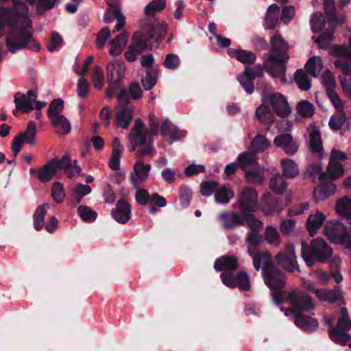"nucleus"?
<instances>
[{"instance_id":"obj_19","label":"nucleus","mask_w":351,"mask_h":351,"mask_svg":"<svg viewBox=\"0 0 351 351\" xmlns=\"http://www.w3.org/2000/svg\"><path fill=\"white\" fill-rule=\"evenodd\" d=\"M308 289L315 291L316 297L322 301L335 303L342 298L341 291L335 289H315L313 285H308Z\"/></svg>"},{"instance_id":"obj_45","label":"nucleus","mask_w":351,"mask_h":351,"mask_svg":"<svg viewBox=\"0 0 351 351\" xmlns=\"http://www.w3.org/2000/svg\"><path fill=\"white\" fill-rule=\"evenodd\" d=\"M255 212L243 213V226L246 224L251 231H260L263 223L254 215Z\"/></svg>"},{"instance_id":"obj_10","label":"nucleus","mask_w":351,"mask_h":351,"mask_svg":"<svg viewBox=\"0 0 351 351\" xmlns=\"http://www.w3.org/2000/svg\"><path fill=\"white\" fill-rule=\"evenodd\" d=\"M275 260L278 266L289 272L300 270L293 244H287L284 251L276 254Z\"/></svg>"},{"instance_id":"obj_8","label":"nucleus","mask_w":351,"mask_h":351,"mask_svg":"<svg viewBox=\"0 0 351 351\" xmlns=\"http://www.w3.org/2000/svg\"><path fill=\"white\" fill-rule=\"evenodd\" d=\"M125 67L119 62H114L107 66L106 78L108 86L106 90L107 97L111 99L117 90L123 86L122 80L125 76Z\"/></svg>"},{"instance_id":"obj_15","label":"nucleus","mask_w":351,"mask_h":351,"mask_svg":"<svg viewBox=\"0 0 351 351\" xmlns=\"http://www.w3.org/2000/svg\"><path fill=\"white\" fill-rule=\"evenodd\" d=\"M151 170V165L140 160L134 165V173L130 175V182L134 189L140 187L141 182L145 181Z\"/></svg>"},{"instance_id":"obj_38","label":"nucleus","mask_w":351,"mask_h":351,"mask_svg":"<svg viewBox=\"0 0 351 351\" xmlns=\"http://www.w3.org/2000/svg\"><path fill=\"white\" fill-rule=\"evenodd\" d=\"M257 119L263 123L271 124L274 121V115L270 108L267 105H261L256 110L255 112Z\"/></svg>"},{"instance_id":"obj_56","label":"nucleus","mask_w":351,"mask_h":351,"mask_svg":"<svg viewBox=\"0 0 351 351\" xmlns=\"http://www.w3.org/2000/svg\"><path fill=\"white\" fill-rule=\"evenodd\" d=\"M252 258L253 266L256 271L261 269V262H263V266L267 263H273L271 254L268 251H263L261 254L252 256Z\"/></svg>"},{"instance_id":"obj_25","label":"nucleus","mask_w":351,"mask_h":351,"mask_svg":"<svg viewBox=\"0 0 351 351\" xmlns=\"http://www.w3.org/2000/svg\"><path fill=\"white\" fill-rule=\"evenodd\" d=\"M245 180L247 182L261 185L265 182L263 171L259 165L245 170Z\"/></svg>"},{"instance_id":"obj_27","label":"nucleus","mask_w":351,"mask_h":351,"mask_svg":"<svg viewBox=\"0 0 351 351\" xmlns=\"http://www.w3.org/2000/svg\"><path fill=\"white\" fill-rule=\"evenodd\" d=\"M280 7L276 3L269 6L265 16V27L268 29L276 28L279 19Z\"/></svg>"},{"instance_id":"obj_37","label":"nucleus","mask_w":351,"mask_h":351,"mask_svg":"<svg viewBox=\"0 0 351 351\" xmlns=\"http://www.w3.org/2000/svg\"><path fill=\"white\" fill-rule=\"evenodd\" d=\"M255 154H256L251 152H245L238 156L237 160L239 165L242 168L243 171L258 165V162L255 160Z\"/></svg>"},{"instance_id":"obj_6","label":"nucleus","mask_w":351,"mask_h":351,"mask_svg":"<svg viewBox=\"0 0 351 351\" xmlns=\"http://www.w3.org/2000/svg\"><path fill=\"white\" fill-rule=\"evenodd\" d=\"M324 232L332 242L343 244L351 249V230L342 223L338 221H327Z\"/></svg>"},{"instance_id":"obj_7","label":"nucleus","mask_w":351,"mask_h":351,"mask_svg":"<svg viewBox=\"0 0 351 351\" xmlns=\"http://www.w3.org/2000/svg\"><path fill=\"white\" fill-rule=\"evenodd\" d=\"M232 206L243 213L256 212L259 208L257 191L250 186L244 187L237 194Z\"/></svg>"},{"instance_id":"obj_30","label":"nucleus","mask_w":351,"mask_h":351,"mask_svg":"<svg viewBox=\"0 0 351 351\" xmlns=\"http://www.w3.org/2000/svg\"><path fill=\"white\" fill-rule=\"evenodd\" d=\"M346 331L337 327L329 328V337L335 343L339 345L348 344L351 340V335Z\"/></svg>"},{"instance_id":"obj_28","label":"nucleus","mask_w":351,"mask_h":351,"mask_svg":"<svg viewBox=\"0 0 351 351\" xmlns=\"http://www.w3.org/2000/svg\"><path fill=\"white\" fill-rule=\"evenodd\" d=\"M326 219V216L320 212L311 215L306 221V228L311 236H313Z\"/></svg>"},{"instance_id":"obj_21","label":"nucleus","mask_w":351,"mask_h":351,"mask_svg":"<svg viewBox=\"0 0 351 351\" xmlns=\"http://www.w3.org/2000/svg\"><path fill=\"white\" fill-rule=\"evenodd\" d=\"M239 266L238 260L233 256H223L217 258L214 263L215 270L222 271L225 270L235 271Z\"/></svg>"},{"instance_id":"obj_24","label":"nucleus","mask_w":351,"mask_h":351,"mask_svg":"<svg viewBox=\"0 0 351 351\" xmlns=\"http://www.w3.org/2000/svg\"><path fill=\"white\" fill-rule=\"evenodd\" d=\"M322 183L314 190L313 195L317 201L322 200L327 197L332 195L336 191V185L328 181H321Z\"/></svg>"},{"instance_id":"obj_33","label":"nucleus","mask_w":351,"mask_h":351,"mask_svg":"<svg viewBox=\"0 0 351 351\" xmlns=\"http://www.w3.org/2000/svg\"><path fill=\"white\" fill-rule=\"evenodd\" d=\"M234 197V192L225 185L218 186L215 193V200L220 204H227Z\"/></svg>"},{"instance_id":"obj_62","label":"nucleus","mask_w":351,"mask_h":351,"mask_svg":"<svg viewBox=\"0 0 351 351\" xmlns=\"http://www.w3.org/2000/svg\"><path fill=\"white\" fill-rule=\"evenodd\" d=\"M51 195L56 202L60 204L63 202L65 197V193L62 184L56 182L53 184L51 188Z\"/></svg>"},{"instance_id":"obj_44","label":"nucleus","mask_w":351,"mask_h":351,"mask_svg":"<svg viewBox=\"0 0 351 351\" xmlns=\"http://www.w3.org/2000/svg\"><path fill=\"white\" fill-rule=\"evenodd\" d=\"M287 186V182L285 180L284 176L276 173L269 181L270 189L276 193H282Z\"/></svg>"},{"instance_id":"obj_49","label":"nucleus","mask_w":351,"mask_h":351,"mask_svg":"<svg viewBox=\"0 0 351 351\" xmlns=\"http://www.w3.org/2000/svg\"><path fill=\"white\" fill-rule=\"evenodd\" d=\"M159 132V121L156 117L154 114L149 115V128H145V135H146V141L153 139V136H156Z\"/></svg>"},{"instance_id":"obj_22","label":"nucleus","mask_w":351,"mask_h":351,"mask_svg":"<svg viewBox=\"0 0 351 351\" xmlns=\"http://www.w3.org/2000/svg\"><path fill=\"white\" fill-rule=\"evenodd\" d=\"M343 168L341 163L330 160L326 172H322L319 177L320 181L335 180L342 176Z\"/></svg>"},{"instance_id":"obj_5","label":"nucleus","mask_w":351,"mask_h":351,"mask_svg":"<svg viewBox=\"0 0 351 351\" xmlns=\"http://www.w3.org/2000/svg\"><path fill=\"white\" fill-rule=\"evenodd\" d=\"M118 110L114 119L117 128L126 130L134 116L133 105L129 102V95L126 89H121L117 95Z\"/></svg>"},{"instance_id":"obj_4","label":"nucleus","mask_w":351,"mask_h":351,"mask_svg":"<svg viewBox=\"0 0 351 351\" xmlns=\"http://www.w3.org/2000/svg\"><path fill=\"white\" fill-rule=\"evenodd\" d=\"M332 254V249L323 239H313L310 246L305 242L302 243L301 256L308 267H311L317 261L326 263Z\"/></svg>"},{"instance_id":"obj_41","label":"nucleus","mask_w":351,"mask_h":351,"mask_svg":"<svg viewBox=\"0 0 351 351\" xmlns=\"http://www.w3.org/2000/svg\"><path fill=\"white\" fill-rule=\"evenodd\" d=\"M310 147L313 153H321L323 151L321 133L319 129L314 127L310 133Z\"/></svg>"},{"instance_id":"obj_26","label":"nucleus","mask_w":351,"mask_h":351,"mask_svg":"<svg viewBox=\"0 0 351 351\" xmlns=\"http://www.w3.org/2000/svg\"><path fill=\"white\" fill-rule=\"evenodd\" d=\"M166 4V0H152L144 9L146 16L144 19H154L157 23H159L154 16L156 13L162 11L165 8Z\"/></svg>"},{"instance_id":"obj_17","label":"nucleus","mask_w":351,"mask_h":351,"mask_svg":"<svg viewBox=\"0 0 351 351\" xmlns=\"http://www.w3.org/2000/svg\"><path fill=\"white\" fill-rule=\"evenodd\" d=\"M270 104L273 110L280 117H287L291 111L287 99L280 93H274L269 97Z\"/></svg>"},{"instance_id":"obj_48","label":"nucleus","mask_w":351,"mask_h":351,"mask_svg":"<svg viewBox=\"0 0 351 351\" xmlns=\"http://www.w3.org/2000/svg\"><path fill=\"white\" fill-rule=\"evenodd\" d=\"M36 132V126L34 121H30L27 123V127L25 131L20 132L19 135H22V138L25 142L34 145L36 143L35 137Z\"/></svg>"},{"instance_id":"obj_32","label":"nucleus","mask_w":351,"mask_h":351,"mask_svg":"<svg viewBox=\"0 0 351 351\" xmlns=\"http://www.w3.org/2000/svg\"><path fill=\"white\" fill-rule=\"evenodd\" d=\"M91 193V187L88 185L84 184H77L76 186L72 190L71 195V202L75 206L80 203L82 199L85 195Z\"/></svg>"},{"instance_id":"obj_43","label":"nucleus","mask_w":351,"mask_h":351,"mask_svg":"<svg viewBox=\"0 0 351 351\" xmlns=\"http://www.w3.org/2000/svg\"><path fill=\"white\" fill-rule=\"evenodd\" d=\"M282 176L288 178H293L298 175L297 164L291 159L286 158L282 160Z\"/></svg>"},{"instance_id":"obj_42","label":"nucleus","mask_w":351,"mask_h":351,"mask_svg":"<svg viewBox=\"0 0 351 351\" xmlns=\"http://www.w3.org/2000/svg\"><path fill=\"white\" fill-rule=\"evenodd\" d=\"M158 80V70L149 69L146 71L145 77L141 78V84L145 90H149L156 84Z\"/></svg>"},{"instance_id":"obj_3","label":"nucleus","mask_w":351,"mask_h":351,"mask_svg":"<svg viewBox=\"0 0 351 351\" xmlns=\"http://www.w3.org/2000/svg\"><path fill=\"white\" fill-rule=\"evenodd\" d=\"M271 49L268 58L263 62L264 69L275 77H285L286 62L289 56L287 54L288 43L279 34H274L270 39Z\"/></svg>"},{"instance_id":"obj_18","label":"nucleus","mask_w":351,"mask_h":351,"mask_svg":"<svg viewBox=\"0 0 351 351\" xmlns=\"http://www.w3.org/2000/svg\"><path fill=\"white\" fill-rule=\"evenodd\" d=\"M160 132L167 141H170V143L181 140L186 134L185 130H180L169 120H165L162 123Z\"/></svg>"},{"instance_id":"obj_57","label":"nucleus","mask_w":351,"mask_h":351,"mask_svg":"<svg viewBox=\"0 0 351 351\" xmlns=\"http://www.w3.org/2000/svg\"><path fill=\"white\" fill-rule=\"evenodd\" d=\"M239 287L241 291H249L250 285L249 282V277L247 273L240 271L235 276V287Z\"/></svg>"},{"instance_id":"obj_54","label":"nucleus","mask_w":351,"mask_h":351,"mask_svg":"<svg viewBox=\"0 0 351 351\" xmlns=\"http://www.w3.org/2000/svg\"><path fill=\"white\" fill-rule=\"evenodd\" d=\"M265 237L267 242L275 246H278L280 243V238L278 230L271 226H268L265 228Z\"/></svg>"},{"instance_id":"obj_9","label":"nucleus","mask_w":351,"mask_h":351,"mask_svg":"<svg viewBox=\"0 0 351 351\" xmlns=\"http://www.w3.org/2000/svg\"><path fill=\"white\" fill-rule=\"evenodd\" d=\"M262 274L265 284L269 289L284 288L286 276L274 263H267L262 267Z\"/></svg>"},{"instance_id":"obj_47","label":"nucleus","mask_w":351,"mask_h":351,"mask_svg":"<svg viewBox=\"0 0 351 351\" xmlns=\"http://www.w3.org/2000/svg\"><path fill=\"white\" fill-rule=\"evenodd\" d=\"M52 164V162L48 161L47 164L39 169V173L37 175V177L41 182L45 183L51 180L53 176L56 175L54 169L51 165Z\"/></svg>"},{"instance_id":"obj_51","label":"nucleus","mask_w":351,"mask_h":351,"mask_svg":"<svg viewBox=\"0 0 351 351\" xmlns=\"http://www.w3.org/2000/svg\"><path fill=\"white\" fill-rule=\"evenodd\" d=\"M64 108V101L62 99H54L50 103L48 110L47 116L50 120L53 119L56 116H60V114Z\"/></svg>"},{"instance_id":"obj_50","label":"nucleus","mask_w":351,"mask_h":351,"mask_svg":"<svg viewBox=\"0 0 351 351\" xmlns=\"http://www.w3.org/2000/svg\"><path fill=\"white\" fill-rule=\"evenodd\" d=\"M324 6L330 27L335 26L337 21L334 0H324Z\"/></svg>"},{"instance_id":"obj_61","label":"nucleus","mask_w":351,"mask_h":351,"mask_svg":"<svg viewBox=\"0 0 351 351\" xmlns=\"http://www.w3.org/2000/svg\"><path fill=\"white\" fill-rule=\"evenodd\" d=\"M20 93L18 92L14 95V101L15 104V109L13 110V114L16 117L19 115V112H27L34 109V107H31L26 101L22 102L19 98Z\"/></svg>"},{"instance_id":"obj_16","label":"nucleus","mask_w":351,"mask_h":351,"mask_svg":"<svg viewBox=\"0 0 351 351\" xmlns=\"http://www.w3.org/2000/svg\"><path fill=\"white\" fill-rule=\"evenodd\" d=\"M131 211L130 204L125 199H121L117 202L115 208L111 210V215L117 222L125 224L131 218Z\"/></svg>"},{"instance_id":"obj_12","label":"nucleus","mask_w":351,"mask_h":351,"mask_svg":"<svg viewBox=\"0 0 351 351\" xmlns=\"http://www.w3.org/2000/svg\"><path fill=\"white\" fill-rule=\"evenodd\" d=\"M52 162L51 165L56 173L58 170H64L67 176L71 178L75 174L80 173L81 167L77 165V160L71 161V158L67 155H64L62 158H54L49 160Z\"/></svg>"},{"instance_id":"obj_35","label":"nucleus","mask_w":351,"mask_h":351,"mask_svg":"<svg viewBox=\"0 0 351 351\" xmlns=\"http://www.w3.org/2000/svg\"><path fill=\"white\" fill-rule=\"evenodd\" d=\"M270 145L269 141L265 136L257 134L252 141L249 150L254 154H257L265 150Z\"/></svg>"},{"instance_id":"obj_20","label":"nucleus","mask_w":351,"mask_h":351,"mask_svg":"<svg viewBox=\"0 0 351 351\" xmlns=\"http://www.w3.org/2000/svg\"><path fill=\"white\" fill-rule=\"evenodd\" d=\"M112 154L109 160V167L112 171L120 169V159L121 153L123 151V146L121 145L118 137H114L112 142Z\"/></svg>"},{"instance_id":"obj_36","label":"nucleus","mask_w":351,"mask_h":351,"mask_svg":"<svg viewBox=\"0 0 351 351\" xmlns=\"http://www.w3.org/2000/svg\"><path fill=\"white\" fill-rule=\"evenodd\" d=\"M52 125L56 128V133L66 135L71 132V123L64 116H56L51 120Z\"/></svg>"},{"instance_id":"obj_2","label":"nucleus","mask_w":351,"mask_h":351,"mask_svg":"<svg viewBox=\"0 0 351 351\" xmlns=\"http://www.w3.org/2000/svg\"><path fill=\"white\" fill-rule=\"evenodd\" d=\"M294 308L291 310L295 317V324L305 332H313L318 327L317 319L302 314L315 308L311 297L304 291L295 289L291 291L286 296Z\"/></svg>"},{"instance_id":"obj_55","label":"nucleus","mask_w":351,"mask_h":351,"mask_svg":"<svg viewBox=\"0 0 351 351\" xmlns=\"http://www.w3.org/2000/svg\"><path fill=\"white\" fill-rule=\"evenodd\" d=\"M341 315L338 318L337 328L344 330L351 329V318L349 317L347 308L343 307L340 311Z\"/></svg>"},{"instance_id":"obj_58","label":"nucleus","mask_w":351,"mask_h":351,"mask_svg":"<svg viewBox=\"0 0 351 351\" xmlns=\"http://www.w3.org/2000/svg\"><path fill=\"white\" fill-rule=\"evenodd\" d=\"M218 186L219 184L213 180L203 182L200 184V193L202 196L208 197L216 192Z\"/></svg>"},{"instance_id":"obj_46","label":"nucleus","mask_w":351,"mask_h":351,"mask_svg":"<svg viewBox=\"0 0 351 351\" xmlns=\"http://www.w3.org/2000/svg\"><path fill=\"white\" fill-rule=\"evenodd\" d=\"M294 80L302 90H308L311 87V80L302 69H298L294 74Z\"/></svg>"},{"instance_id":"obj_29","label":"nucleus","mask_w":351,"mask_h":351,"mask_svg":"<svg viewBox=\"0 0 351 351\" xmlns=\"http://www.w3.org/2000/svg\"><path fill=\"white\" fill-rule=\"evenodd\" d=\"M50 206L48 203H44L38 206L34 214V228L36 230L40 231L45 226V218Z\"/></svg>"},{"instance_id":"obj_34","label":"nucleus","mask_w":351,"mask_h":351,"mask_svg":"<svg viewBox=\"0 0 351 351\" xmlns=\"http://www.w3.org/2000/svg\"><path fill=\"white\" fill-rule=\"evenodd\" d=\"M250 70V66H246L243 73L238 77V81L241 86L248 94H252L254 90V79L250 75L249 71Z\"/></svg>"},{"instance_id":"obj_11","label":"nucleus","mask_w":351,"mask_h":351,"mask_svg":"<svg viewBox=\"0 0 351 351\" xmlns=\"http://www.w3.org/2000/svg\"><path fill=\"white\" fill-rule=\"evenodd\" d=\"M130 140L131 142V147H129L130 152H134L138 145L141 146V148L138 149L136 156L138 158H142L151 154L153 152V139H148L146 141V138L143 136H141L139 134L130 133Z\"/></svg>"},{"instance_id":"obj_39","label":"nucleus","mask_w":351,"mask_h":351,"mask_svg":"<svg viewBox=\"0 0 351 351\" xmlns=\"http://www.w3.org/2000/svg\"><path fill=\"white\" fill-rule=\"evenodd\" d=\"M335 210L340 215L351 219V198L345 196L336 204Z\"/></svg>"},{"instance_id":"obj_60","label":"nucleus","mask_w":351,"mask_h":351,"mask_svg":"<svg viewBox=\"0 0 351 351\" xmlns=\"http://www.w3.org/2000/svg\"><path fill=\"white\" fill-rule=\"evenodd\" d=\"M128 93L130 103H131L130 99L138 101L143 97V90L136 82H132L129 84Z\"/></svg>"},{"instance_id":"obj_64","label":"nucleus","mask_w":351,"mask_h":351,"mask_svg":"<svg viewBox=\"0 0 351 351\" xmlns=\"http://www.w3.org/2000/svg\"><path fill=\"white\" fill-rule=\"evenodd\" d=\"M180 58L175 53H168L163 62L164 66L169 70L177 69L180 66Z\"/></svg>"},{"instance_id":"obj_14","label":"nucleus","mask_w":351,"mask_h":351,"mask_svg":"<svg viewBox=\"0 0 351 351\" xmlns=\"http://www.w3.org/2000/svg\"><path fill=\"white\" fill-rule=\"evenodd\" d=\"M274 144L276 147L281 148L286 154L290 156L295 155L298 150V145L293 141L291 134L285 133L277 135L274 138Z\"/></svg>"},{"instance_id":"obj_1","label":"nucleus","mask_w":351,"mask_h":351,"mask_svg":"<svg viewBox=\"0 0 351 351\" xmlns=\"http://www.w3.org/2000/svg\"><path fill=\"white\" fill-rule=\"evenodd\" d=\"M141 27L142 29L133 34L132 44L125 53V58L129 62L135 61L137 56L143 51L151 50L153 42H160L167 34L166 25L154 19H142Z\"/></svg>"},{"instance_id":"obj_52","label":"nucleus","mask_w":351,"mask_h":351,"mask_svg":"<svg viewBox=\"0 0 351 351\" xmlns=\"http://www.w3.org/2000/svg\"><path fill=\"white\" fill-rule=\"evenodd\" d=\"M77 213L82 220L87 223L94 221L97 217V213L87 206H80L77 208Z\"/></svg>"},{"instance_id":"obj_31","label":"nucleus","mask_w":351,"mask_h":351,"mask_svg":"<svg viewBox=\"0 0 351 351\" xmlns=\"http://www.w3.org/2000/svg\"><path fill=\"white\" fill-rule=\"evenodd\" d=\"M128 37L127 33L122 32L117 35L114 39L111 40L110 41L111 49L109 53L114 56L120 55L126 45Z\"/></svg>"},{"instance_id":"obj_53","label":"nucleus","mask_w":351,"mask_h":351,"mask_svg":"<svg viewBox=\"0 0 351 351\" xmlns=\"http://www.w3.org/2000/svg\"><path fill=\"white\" fill-rule=\"evenodd\" d=\"M297 111L303 117H311L315 113L314 106L307 100H302L297 105Z\"/></svg>"},{"instance_id":"obj_23","label":"nucleus","mask_w":351,"mask_h":351,"mask_svg":"<svg viewBox=\"0 0 351 351\" xmlns=\"http://www.w3.org/2000/svg\"><path fill=\"white\" fill-rule=\"evenodd\" d=\"M117 19V23L113 32L120 31L125 25V17L121 13V9L107 10L104 15V21L106 23H110L114 19Z\"/></svg>"},{"instance_id":"obj_40","label":"nucleus","mask_w":351,"mask_h":351,"mask_svg":"<svg viewBox=\"0 0 351 351\" xmlns=\"http://www.w3.org/2000/svg\"><path fill=\"white\" fill-rule=\"evenodd\" d=\"M307 73L314 77H317L322 69V59L319 56L310 58L305 64Z\"/></svg>"},{"instance_id":"obj_13","label":"nucleus","mask_w":351,"mask_h":351,"mask_svg":"<svg viewBox=\"0 0 351 351\" xmlns=\"http://www.w3.org/2000/svg\"><path fill=\"white\" fill-rule=\"evenodd\" d=\"M218 219L222 223L224 229L232 230L238 227L243 226V213L222 212L219 213Z\"/></svg>"},{"instance_id":"obj_63","label":"nucleus","mask_w":351,"mask_h":351,"mask_svg":"<svg viewBox=\"0 0 351 351\" xmlns=\"http://www.w3.org/2000/svg\"><path fill=\"white\" fill-rule=\"evenodd\" d=\"M256 60V54L252 51L240 49L237 60L244 64H253Z\"/></svg>"},{"instance_id":"obj_59","label":"nucleus","mask_w":351,"mask_h":351,"mask_svg":"<svg viewBox=\"0 0 351 351\" xmlns=\"http://www.w3.org/2000/svg\"><path fill=\"white\" fill-rule=\"evenodd\" d=\"M311 29L313 32L322 31L326 25V20L320 13H315L313 15L311 21Z\"/></svg>"}]
</instances>
